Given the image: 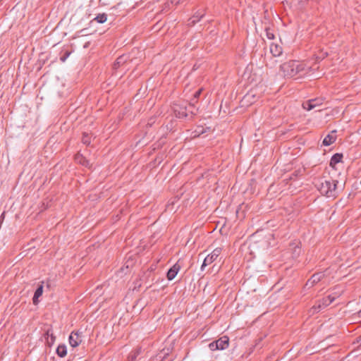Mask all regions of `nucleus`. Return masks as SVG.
<instances>
[{
    "mask_svg": "<svg viewBox=\"0 0 361 361\" xmlns=\"http://www.w3.org/2000/svg\"><path fill=\"white\" fill-rule=\"evenodd\" d=\"M312 68L300 61L290 60L280 66L283 77L298 79L308 74Z\"/></svg>",
    "mask_w": 361,
    "mask_h": 361,
    "instance_id": "obj_1",
    "label": "nucleus"
},
{
    "mask_svg": "<svg viewBox=\"0 0 361 361\" xmlns=\"http://www.w3.org/2000/svg\"><path fill=\"white\" fill-rule=\"evenodd\" d=\"M194 99L189 104L188 107L183 104H174L173 106V113L176 117L178 118L192 119L196 115V111L194 106Z\"/></svg>",
    "mask_w": 361,
    "mask_h": 361,
    "instance_id": "obj_2",
    "label": "nucleus"
},
{
    "mask_svg": "<svg viewBox=\"0 0 361 361\" xmlns=\"http://www.w3.org/2000/svg\"><path fill=\"white\" fill-rule=\"evenodd\" d=\"M338 180H324L322 182L318 189L321 194L326 195L327 197H334L336 195V188Z\"/></svg>",
    "mask_w": 361,
    "mask_h": 361,
    "instance_id": "obj_3",
    "label": "nucleus"
},
{
    "mask_svg": "<svg viewBox=\"0 0 361 361\" xmlns=\"http://www.w3.org/2000/svg\"><path fill=\"white\" fill-rule=\"evenodd\" d=\"M336 296H332V295H328L326 298H322V300L317 301L316 305H314L312 307V313L314 314L315 312H317L322 310L323 308L329 306L330 304H331L336 299Z\"/></svg>",
    "mask_w": 361,
    "mask_h": 361,
    "instance_id": "obj_4",
    "label": "nucleus"
},
{
    "mask_svg": "<svg viewBox=\"0 0 361 361\" xmlns=\"http://www.w3.org/2000/svg\"><path fill=\"white\" fill-rule=\"evenodd\" d=\"M229 338L226 336L221 337L219 339L209 343V347L211 350H224L228 348Z\"/></svg>",
    "mask_w": 361,
    "mask_h": 361,
    "instance_id": "obj_5",
    "label": "nucleus"
},
{
    "mask_svg": "<svg viewBox=\"0 0 361 361\" xmlns=\"http://www.w3.org/2000/svg\"><path fill=\"white\" fill-rule=\"evenodd\" d=\"M221 252V248L217 247L214 249L212 252L208 255L204 259L201 266V270L203 271L204 267L214 262Z\"/></svg>",
    "mask_w": 361,
    "mask_h": 361,
    "instance_id": "obj_6",
    "label": "nucleus"
},
{
    "mask_svg": "<svg viewBox=\"0 0 361 361\" xmlns=\"http://www.w3.org/2000/svg\"><path fill=\"white\" fill-rule=\"evenodd\" d=\"M322 102L323 99L321 98L310 99L309 101L304 102L302 104V107L307 111H310L317 106H321L322 104Z\"/></svg>",
    "mask_w": 361,
    "mask_h": 361,
    "instance_id": "obj_7",
    "label": "nucleus"
},
{
    "mask_svg": "<svg viewBox=\"0 0 361 361\" xmlns=\"http://www.w3.org/2000/svg\"><path fill=\"white\" fill-rule=\"evenodd\" d=\"M324 277L323 272H317L314 274L311 278L307 281L305 287L311 288L314 284L319 283Z\"/></svg>",
    "mask_w": 361,
    "mask_h": 361,
    "instance_id": "obj_8",
    "label": "nucleus"
},
{
    "mask_svg": "<svg viewBox=\"0 0 361 361\" xmlns=\"http://www.w3.org/2000/svg\"><path fill=\"white\" fill-rule=\"evenodd\" d=\"M181 268L179 261H178L172 267H171L166 274L167 279L169 281L173 280Z\"/></svg>",
    "mask_w": 361,
    "mask_h": 361,
    "instance_id": "obj_9",
    "label": "nucleus"
},
{
    "mask_svg": "<svg viewBox=\"0 0 361 361\" xmlns=\"http://www.w3.org/2000/svg\"><path fill=\"white\" fill-rule=\"evenodd\" d=\"M82 342L80 335L78 332H72L69 336L70 345L75 348L78 346Z\"/></svg>",
    "mask_w": 361,
    "mask_h": 361,
    "instance_id": "obj_10",
    "label": "nucleus"
},
{
    "mask_svg": "<svg viewBox=\"0 0 361 361\" xmlns=\"http://www.w3.org/2000/svg\"><path fill=\"white\" fill-rule=\"evenodd\" d=\"M336 130H332L331 133L328 134L323 140V145L324 146H329L332 143H334L336 140Z\"/></svg>",
    "mask_w": 361,
    "mask_h": 361,
    "instance_id": "obj_11",
    "label": "nucleus"
},
{
    "mask_svg": "<svg viewBox=\"0 0 361 361\" xmlns=\"http://www.w3.org/2000/svg\"><path fill=\"white\" fill-rule=\"evenodd\" d=\"M270 52L274 56L276 57L282 54L283 49L281 45L271 43L270 45Z\"/></svg>",
    "mask_w": 361,
    "mask_h": 361,
    "instance_id": "obj_12",
    "label": "nucleus"
},
{
    "mask_svg": "<svg viewBox=\"0 0 361 361\" xmlns=\"http://www.w3.org/2000/svg\"><path fill=\"white\" fill-rule=\"evenodd\" d=\"M75 160L78 164L85 166L86 167L90 166L89 161L80 154H77L75 157Z\"/></svg>",
    "mask_w": 361,
    "mask_h": 361,
    "instance_id": "obj_13",
    "label": "nucleus"
},
{
    "mask_svg": "<svg viewBox=\"0 0 361 361\" xmlns=\"http://www.w3.org/2000/svg\"><path fill=\"white\" fill-rule=\"evenodd\" d=\"M128 56L126 55L120 56L117 58L116 62L114 63V68L116 69L121 66L123 65L128 60Z\"/></svg>",
    "mask_w": 361,
    "mask_h": 361,
    "instance_id": "obj_14",
    "label": "nucleus"
},
{
    "mask_svg": "<svg viewBox=\"0 0 361 361\" xmlns=\"http://www.w3.org/2000/svg\"><path fill=\"white\" fill-rule=\"evenodd\" d=\"M43 293V285L41 284L38 286L37 290L35 292L32 301L35 305L38 303V298L42 295Z\"/></svg>",
    "mask_w": 361,
    "mask_h": 361,
    "instance_id": "obj_15",
    "label": "nucleus"
},
{
    "mask_svg": "<svg viewBox=\"0 0 361 361\" xmlns=\"http://www.w3.org/2000/svg\"><path fill=\"white\" fill-rule=\"evenodd\" d=\"M342 158H343L342 154L336 153V154H334L330 161V166L334 167L336 164L341 161Z\"/></svg>",
    "mask_w": 361,
    "mask_h": 361,
    "instance_id": "obj_16",
    "label": "nucleus"
},
{
    "mask_svg": "<svg viewBox=\"0 0 361 361\" xmlns=\"http://www.w3.org/2000/svg\"><path fill=\"white\" fill-rule=\"evenodd\" d=\"M203 12H197L190 20L189 25H195L197 22L200 21V20L203 17Z\"/></svg>",
    "mask_w": 361,
    "mask_h": 361,
    "instance_id": "obj_17",
    "label": "nucleus"
},
{
    "mask_svg": "<svg viewBox=\"0 0 361 361\" xmlns=\"http://www.w3.org/2000/svg\"><path fill=\"white\" fill-rule=\"evenodd\" d=\"M56 354L60 357H64L67 354L66 346L65 345H59L56 348Z\"/></svg>",
    "mask_w": 361,
    "mask_h": 361,
    "instance_id": "obj_18",
    "label": "nucleus"
},
{
    "mask_svg": "<svg viewBox=\"0 0 361 361\" xmlns=\"http://www.w3.org/2000/svg\"><path fill=\"white\" fill-rule=\"evenodd\" d=\"M107 20V16L105 13L99 14L94 18V20H96L99 23H104Z\"/></svg>",
    "mask_w": 361,
    "mask_h": 361,
    "instance_id": "obj_19",
    "label": "nucleus"
},
{
    "mask_svg": "<svg viewBox=\"0 0 361 361\" xmlns=\"http://www.w3.org/2000/svg\"><path fill=\"white\" fill-rule=\"evenodd\" d=\"M90 137L87 133H84L82 137V142L83 144L89 145L91 142L90 141Z\"/></svg>",
    "mask_w": 361,
    "mask_h": 361,
    "instance_id": "obj_20",
    "label": "nucleus"
},
{
    "mask_svg": "<svg viewBox=\"0 0 361 361\" xmlns=\"http://www.w3.org/2000/svg\"><path fill=\"white\" fill-rule=\"evenodd\" d=\"M295 245V246L293 247V255L294 257H297L300 255L301 249L298 245H295V243L292 244L291 245Z\"/></svg>",
    "mask_w": 361,
    "mask_h": 361,
    "instance_id": "obj_21",
    "label": "nucleus"
},
{
    "mask_svg": "<svg viewBox=\"0 0 361 361\" xmlns=\"http://www.w3.org/2000/svg\"><path fill=\"white\" fill-rule=\"evenodd\" d=\"M265 31H266V35H267L268 39H273L274 38V33L272 32H271L269 28L267 27L265 29Z\"/></svg>",
    "mask_w": 361,
    "mask_h": 361,
    "instance_id": "obj_22",
    "label": "nucleus"
},
{
    "mask_svg": "<svg viewBox=\"0 0 361 361\" xmlns=\"http://www.w3.org/2000/svg\"><path fill=\"white\" fill-rule=\"evenodd\" d=\"M70 54H71L70 52L66 51L64 53V54L62 56H61V58H60L61 61L62 62H64L67 59V58L69 56Z\"/></svg>",
    "mask_w": 361,
    "mask_h": 361,
    "instance_id": "obj_23",
    "label": "nucleus"
},
{
    "mask_svg": "<svg viewBox=\"0 0 361 361\" xmlns=\"http://www.w3.org/2000/svg\"><path fill=\"white\" fill-rule=\"evenodd\" d=\"M47 336H49V331H47ZM50 337H51V343H53L55 341L56 337L53 335L52 333L50 334Z\"/></svg>",
    "mask_w": 361,
    "mask_h": 361,
    "instance_id": "obj_24",
    "label": "nucleus"
},
{
    "mask_svg": "<svg viewBox=\"0 0 361 361\" xmlns=\"http://www.w3.org/2000/svg\"><path fill=\"white\" fill-rule=\"evenodd\" d=\"M201 92H202V89H200L197 91H196L195 93L194 94V99L198 98L200 97V95L201 94Z\"/></svg>",
    "mask_w": 361,
    "mask_h": 361,
    "instance_id": "obj_25",
    "label": "nucleus"
},
{
    "mask_svg": "<svg viewBox=\"0 0 361 361\" xmlns=\"http://www.w3.org/2000/svg\"><path fill=\"white\" fill-rule=\"evenodd\" d=\"M326 56H327V53H326V52H325V53H322L320 56H317V59H324Z\"/></svg>",
    "mask_w": 361,
    "mask_h": 361,
    "instance_id": "obj_26",
    "label": "nucleus"
},
{
    "mask_svg": "<svg viewBox=\"0 0 361 361\" xmlns=\"http://www.w3.org/2000/svg\"><path fill=\"white\" fill-rule=\"evenodd\" d=\"M136 356H137V355H136L135 353H134L133 355H131L129 357V360H130V361H133V360L135 359Z\"/></svg>",
    "mask_w": 361,
    "mask_h": 361,
    "instance_id": "obj_27",
    "label": "nucleus"
},
{
    "mask_svg": "<svg viewBox=\"0 0 361 361\" xmlns=\"http://www.w3.org/2000/svg\"><path fill=\"white\" fill-rule=\"evenodd\" d=\"M136 355H138L140 353V349H137L135 353H134Z\"/></svg>",
    "mask_w": 361,
    "mask_h": 361,
    "instance_id": "obj_28",
    "label": "nucleus"
},
{
    "mask_svg": "<svg viewBox=\"0 0 361 361\" xmlns=\"http://www.w3.org/2000/svg\"><path fill=\"white\" fill-rule=\"evenodd\" d=\"M250 94H247L245 97V99H249L250 97Z\"/></svg>",
    "mask_w": 361,
    "mask_h": 361,
    "instance_id": "obj_29",
    "label": "nucleus"
},
{
    "mask_svg": "<svg viewBox=\"0 0 361 361\" xmlns=\"http://www.w3.org/2000/svg\"><path fill=\"white\" fill-rule=\"evenodd\" d=\"M358 317L361 318V310L357 312Z\"/></svg>",
    "mask_w": 361,
    "mask_h": 361,
    "instance_id": "obj_30",
    "label": "nucleus"
}]
</instances>
